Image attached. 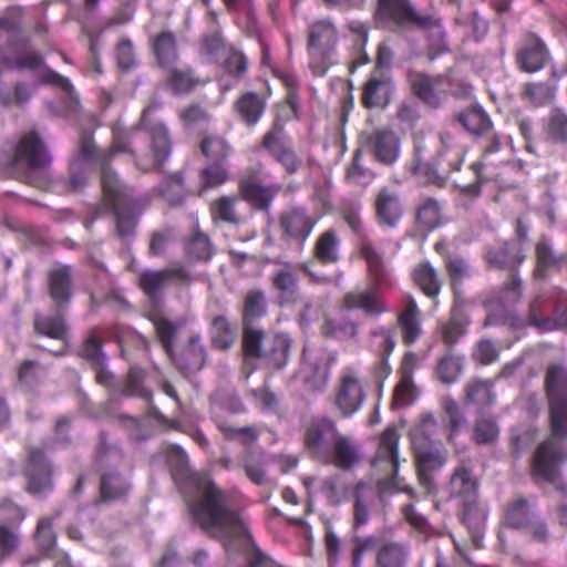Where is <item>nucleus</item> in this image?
<instances>
[{"instance_id":"7c9ffc66","label":"nucleus","mask_w":567,"mask_h":567,"mask_svg":"<svg viewBox=\"0 0 567 567\" xmlns=\"http://www.w3.org/2000/svg\"><path fill=\"white\" fill-rule=\"evenodd\" d=\"M175 365L184 373L200 371L206 363L207 352L198 334L192 336L178 354L169 355Z\"/></svg>"},{"instance_id":"7ed1b4c3","label":"nucleus","mask_w":567,"mask_h":567,"mask_svg":"<svg viewBox=\"0 0 567 567\" xmlns=\"http://www.w3.org/2000/svg\"><path fill=\"white\" fill-rule=\"evenodd\" d=\"M267 312V300L261 289L249 290L244 299L243 347L248 359L256 358L274 370L281 369L288 361L290 339L286 334L266 336L251 322L264 317Z\"/></svg>"},{"instance_id":"423d86ee","label":"nucleus","mask_w":567,"mask_h":567,"mask_svg":"<svg viewBox=\"0 0 567 567\" xmlns=\"http://www.w3.org/2000/svg\"><path fill=\"white\" fill-rule=\"evenodd\" d=\"M307 50L310 68L315 75L322 76L336 63L334 54L339 42V30L330 19L311 22L307 28Z\"/></svg>"},{"instance_id":"cd10ccee","label":"nucleus","mask_w":567,"mask_h":567,"mask_svg":"<svg viewBox=\"0 0 567 567\" xmlns=\"http://www.w3.org/2000/svg\"><path fill=\"white\" fill-rule=\"evenodd\" d=\"M466 367V358L455 349H446L441 353L433 369V377L443 385L455 384L462 378Z\"/></svg>"},{"instance_id":"13d9d810","label":"nucleus","mask_w":567,"mask_h":567,"mask_svg":"<svg viewBox=\"0 0 567 567\" xmlns=\"http://www.w3.org/2000/svg\"><path fill=\"white\" fill-rule=\"evenodd\" d=\"M230 47L225 43L218 30L207 32L203 35L199 52L208 62H217L226 55Z\"/></svg>"},{"instance_id":"c756f323","label":"nucleus","mask_w":567,"mask_h":567,"mask_svg":"<svg viewBox=\"0 0 567 567\" xmlns=\"http://www.w3.org/2000/svg\"><path fill=\"white\" fill-rule=\"evenodd\" d=\"M548 58L544 42L534 33L524 37L517 52V62L522 70L533 73L544 68Z\"/></svg>"},{"instance_id":"338daca9","label":"nucleus","mask_w":567,"mask_h":567,"mask_svg":"<svg viewBox=\"0 0 567 567\" xmlns=\"http://www.w3.org/2000/svg\"><path fill=\"white\" fill-rule=\"evenodd\" d=\"M523 97L532 105L538 107L549 104L555 97V87L547 83H527Z\"/></svg>"},{"instance_id":"6e6d98bb","label":"nucleus","mask_w":567,"mask_h":567,"mask_svg":"<svg viewBox=\"0 0 567 567\" xmlns=\"http://www.w3.org/2000/svg\"><path fill=\"white\" fill-rule=\"evenodd\" d=\"M87 181L86 164L79 158H74L70 162L68 175L60 178V184L63 190L74 193L82 190Z\"/></svg>"},{"instance_id":"8fccbe9b","label":"nucleus","mask_w":567,"mask_h":567,"mask_svg":"<svg viewBox=\"0 0 567 567\" xmlns=\"http://www.w3.org/2000/svg\"><path fill=\"white\" fill-rule=\"evenodd\" d=\"M458 122L474 135H484L492 128V122L482 107L466 109L458 114Z\"/></svg>"},{"instance_id":"09e8293b","label":"nucleus","mask_w":567,"mask_h":567,"mask_svg":"<svg viewBox=\"0 0 567 567\" xmlns=\"http://www.w3.org/2000/svg\"><path fill=\"white\" fill-rule=\"evenodd\" d=\"M236 328L224 315L215 317L210 324L212 344L219 350H228L235 342Z\"/></svg>"},{"instance_id":"2f4dec72","label":"nucleus","mask_w":567,"mask_h":567,"mask_svg":"<svg viewBox=\"0 0 567 567\" xmlns=\"http://www.w3.org/2000/svg\"><path fill=\"white\" fill-rule=\"evenodd\" d=\"M9 48L16 49L17 54L3 53L1 62L10 70H37L44 64V58L30 48L29 39L10 42Z\"/></svg>"},{"instance_id":"37998d69","label":"nucleus","mask_w":567,"mask_h":567,"mask_svg":"<svg viewBox=\"0 0 567 567\" xmlns=\"http://www.w3.org/2000/svg\"><path fill=\"white\" fill-rule=\"evenodd\" d=\"M358 328V323L350 318L333 317L324 319L321 327V332L327 338H331L338 341H348L357 337Z\"/></svg>"},{"instance_id":"a211bd4d","label":"nucleus","mask_w":567,"mask_h":567,"mask_svg":"<svg viewBox=\"0 0 567 567\" xmlns=\"http://www.w3.org/2000/svg\"><path fill=\"white\" fill-rule=\"evenodd\" d=\"M262 146L284 167L288 175L296 174L301 167L302 161L290 145L287 144L285 127L281 122H274L262 138Z\"/></svg>"},{"instance_id":"864d4df0","label":"nucleus","mask_w":567,"mask_h":567,"mask_svg":"<svg viewBox=\"0 0 567 567\" xmlns=\"http://www.w3.org/2000/svg\"><path fill=\"white\" fill-rule=\"evenodd\" d=\"M546 140L556 144L567 143V114L561 110H553L544 121Z\"/></svg>"},{"instance_id":"ea45409f","label":"nucleus","mask_w":567,"mask_h":567,"mask_svg":"<svg viewBox=\"0 0 567 567\" xmlns=\"http://www.w3.org/2000/svg\"><path fill=\"white\" fill-rule=\"evenodd\" d=\"M340 239L334 229H328L316 240L313 255L323 265L336 264L340 259Z\"/></svg>"},{"instance_id":"0eeeda50","label":"nucleus","mask_w":567,"mask_h":567,"mask_svg":"<svg viewBox=\"0 0 567 567\" xmlns=\"http://www.w3.org/2000/svg\"><path fill=\"white\" fill-rule=\"evenodd\" d=\"M548 420L554 439H567V368L550 364L545 374Z\"/></svg>"},{"instance_id":"f704fd0d","label":"nucleus","mask_w":567,"mask_h":567,"mask_svg":"<svg viewBox=\"0 0 567 567\" xmlns=\"http://www.w3.org/2000/svg\"><path fill=\"white\" fill-rule=\"evenodd\" d=\"M152 50L161 69H172L179 59L177 39L169 30L161 31L151 39Z\"/></svg>"},{"instance_id":"6ab92c4d","label":"nucleus","mask_w":567,"mask_h":567,"mask_svg":"<svg viewBox=\"0 0 567 567\" xmlns=\"http://www.w3.org/2000/svg\"><path fill=\"white\" fill-rule=\"evenodd\" d=\"M399 440L398 430L394 426L386 427L380 435L379 446L372 461L373 468L391 483H394L399 471Z\"/></svg>"},{"instance_id":"3c124183","label":"nucleus","mask_w":567,"mask_h":567,"mask_svg":"<svg viewBox=\"0 0 567 567\" xmlns=\"http://www.w3.org/2000/svg\"><path fill=\"white\" fill-rule=\"evenodd\" d=\"M374 493L363 484H358L354 495L352 530H359L361 526L369 523V507L373 501Z\"/></svg>"},{"instance_id":"680f3d73","label":"nucleus","mask_w":567,"mask_h":567,"mask_svg":"<svg viewBox=\"0 0 567 567\" xmlns=\"http://www.w3.org/2000/svg\"><path fill=\"white\" fill-rule=\"evenodd\" d=\"M534 519L533 511L525 498L511 503L506 511V522L513 528H525Z\"/></svg>"},{"instance_id":"603ef678","label":"nucleus","mask_w":567,"mask_h":567,"mask_svg":"<svg viewBox=\"0 0 567 567\" xmlns=\"http://www.w3.org/2000/svg\"><path fill=\"white\" fill-rule=\"evenodd\" d=\"M442 207L434 198H425L416 208L415 220L420 228L433 230L442 223Z\"/></svg>"},{"instance_id":"4d7b16f0","label":"nucleus","mask_w":567,"mask_h":567,"mask_svg":"<svg viewBox=\"0 0 567 567\" xmlns=\"http://www.w3.org/2000/svg\"><path fill=\"white\" fill-rule=\"evenodd\" d=\"M228 169L224 164L212 163L199 171V195L206 190L217 188L228 181Z\"/></svg>"},{"instance_id":"c9c22d12","label":"nucleus","mask_w":567,"mask_h":567,"mask_svg":"<svg viewBox=\"0 0 567 567\" xmlns=\"http://www.w3.org/2000/svg\"><path fill=\"white\" fill-rule=\"evenodd\" d=\"M421 311L412 296L403 298L402 310L398 315V326L402 330L404 343H414L422 333Z\"/></svg>"},{"instance_id":"774afa93","label":"nucleus","mask_w":567,"mask_h":567,"mask_svg":"<svg viewBox=\"0 0 567 567\" xmlns=\"http://www.w3.org/2000/svg\"><path fill=\"white\" fill-rule=\"evenodd\" d=\"M499 434L498 425L494 417H478L473 427V440L477 444H492Z\"/></svg>"},{"instance_id":"c03bdc74","label":"nucleus","mask_w":567,"mask_h":567,"mask_svg":"<svg viewBox=\"0 0 567 567\" xmlns=\"http://www.w3.org/2000/svg\"><path fill=\"white\" fill-rule=\"evenodd\" d=\"M236 111L240 118L248 125H255L261 117L266 102L255 92L243 94L236 102Z\"/></svg>"},{"instance_id":"f8f14e48","label":"nucleus","mask_w":567,"mask_h":567,"mask_svg":"<svg viewBox=\"0 0 567 567\" xmlns=\"http://www.w3.org/2000/svg\"><path fill=\"white\" fill-rule=\"evenodd\" d=\"M339 434L333 419L327 415L313 416L303 431L305 450L313 460L321 462Z\"/></svg>"},{"instance_id":"69168bd1","label":"nucleus","mask_w":567,"mask_h":567,"mask_svg":"<svg viewBox=\"0 0 567 567\" xmlns=\"http://www.w3.org/2000/svg\"><path fill=\"white\" fill-rule=\"evenodd\" d=\"M464 161V153L461 148H445L441 151L435 161V174L440 173L447 176L461 168Z\"/></svg>"},{"instance_id":"dca6fc26","label":"nucleus","mask_w":567,"mask_h":567,"mask_svg":"<svg viewBox=\"0 0 567 567\" xmlns=\"http://www.w3.org/2000/svg\"><path fill=\"white\" fill-rule=\"evenodd\" d=\"M408 80L413 93L433 109H437L442 104L440 93L455 94L450 72L432 78L426 73L411 70L408 73Z\"/></svg>"},{"instance_id":"a878e982","label":"nucleus","mask_w":567,"mask_h":567,"mask_svg":"<svg viewBox=\"0 0 567 567\" xmlns=\"http://www.w3.org/2000/svg\"><path fill=\"white\" fill-rule=\"evenodd\" d=\"M374 210L379 225L396 228L404 214L399 192L386 186L380 188L375 195Z\"/></svg>"},{"instance_id":"20e7f679","label":"nucleus","mask_w":567,"mask_h":567,"mask_svg":"<svg viewBox=\"0 0 567 567\" xmlns=\"http://www.w3.org/2000/svg\"><path fill=\"white\" fill-rule=\"evenodd\" d=\"M361 255L368 264L372 282L365 289H355L344 293L342 306L349 311L361 310L369 317H378L389 311L382 287L391 286V277L371 240L363 241Z\"/></svg>"},{"instance_id":"4468645a","label":"nucleus","mask_w":567,"mask_h":567,"mask_svg":"<svg viewBox=\"0 0 567 567\" xmlns=\"http://www.w3.org/2000/svg\"><path fill=\"white\" fill-rule=\"evenodd\" d=\"M27 491L38 498H45L54 489L52 466L41 447H31L24 465Z\"/></svg>"},{"instance_id":"5fc2aeb1","label":"nucleus","mask_w":567,"mask_h":567,"mask_svg":"<svg viewBox=\"0 0 567 567\" xmlns=\"http://www.w3.org/2000/svg\"><path fill=\"white\" fill-rule=\"evenodd\" d=\"M200 150L203 154L212 161V163L220 164H224L233 152V147L227 140L219 135H209L204 137L200 144Z\"/></svg>"},{"instance_id":"aec40b11","label":"nucleus","mask_w":567,"mask_h":567,"mask_svg":"<svg viewBox=\"0 0 567 567\" xmlns=\"http://www.w3.org/2000/svg\"><path fill=\"white\" fill-rule=\"evenodd\" d=\"M270 285L279 306L286 307L298 302L300 297L299 277L291 262H278V267L270 276Z\"/></svg>"},{"instance_id":"49530a36","label":"nucleus","mask_w":567,"mask_h":567,"mask_svg":"<svg viewBox=\"0 0 567 567\" xmlns=\"http://www.w3.org/2000/svg\"><path fill=\"white\" fill-rule=\"evenodd\" d=\"M415 285L424 295L435 298L441 290V281L437 271L429 261L420 262L412 272Z\"/></svg>"},{"instance_id":"9b49d317","label":"nucleus","mask_w":567,"mask_h":567,"mask_svg":"<svg viewBox=\"0 0 567 567\" xmlns=\"http://www.w3.org/2000/svg\"><path fill=\"white\" fill-rule=\"evenodd\" d=\"M377 18L391 21L401 29L415 27L431 30L441 27L439 19L420 13L409 0H378Z\"/></svg>"},{"instance_id":"f03ea898","label":"nucleus","mask_w":567,"mask_h":567,"mask_svg":"<svg viewBox=\"0 0 567 567\" xmlns=\"http://www.w3.org/2000/svg\"><path fill=\"white\" fill-rule=\"evenodd\" d=\"M193 483L197 496L189 504L193 519L210 536L228 546L233 540L249 538L248 527L233 507L228 494L206 475L196 474Z\"/></svg>"},{"instance_id":"473e14b6","label":"nucleus","mask_w":567,"mask_h":567,"mask_svg":"<svg viewBox=\"0 0 567 567\" xmlns=\"http://www.w3.org/2000/svg\"><path fill=\"white\" fill-rule=\"evenodd\" d=\"M417 363V357L413 352H409L403 357L401 367H400V381L396 384L394 392L392 404L395 406H405L411 403L416 398V388L413 383V370Z\"/></svg>"},{"instance_id":"412c9836","label":"nucleus","mask_w":567,"mask_h":567,"mask_svg":"<svg viewBox=\"0 0 567 567\" xmlns=\"http://www.w3.org/2000/svg\"><path fill=\"white\" fill-rule=\"evenodd\" d=\"M361 460L362 452L359 443L351 435L340 432L320 463L333 465L342 471H350L354 468Z\"/></svg>"},{"instance_id":"f257e3e1","label":"nucleus","mask_w":567,"mask_h":567,"mask_svg":"<svg viewBox=\"0 0 567 567\" xmlns=\"http://www.w3.org/2000/svg\"><path fill=\"white\" fill-rule=\"evenodd\" d=\"M163 107L159 100L153 99L143 110L138 123L131 128H113L112 144L107 150L97 151L91 135H83L79 146V159L83 163L95 162L101 169L102 186L106 204L115 216L116 235L123 239L134 237L140 215L151 206L150 194L135 196L133 189L123 185L117 174L111 168L110 162L115 154H128L136 167L142 168L141 155L144 138L141 131L147 134L148 151L155 165H162L171 155L172 141L166 124L157 113Z\"/></svg>"},{"instance_id":"39448f33","label":"nucleus","mask_w":567,"mask_h":567,"mask_svg":"<svg viewBox=\"0 0 567 567\" xmlns=\"http://www.w3.org/2000/svg\"><path fill=\"white\" fill-rule=\"evenodd\" d=\"M436 427L432 415L422 417L420 425L412 432V446L415 455L420 482L430 484L431 474L443 467L446 453L443 445L431 437Z\"/></svg>"},{"instance_id":"4c0bfd02","label":"nucleus","mask_w":567,"mask_h":567,"mask_svg":"<svg viewBox=\"0 0 567 567\" xmlns=\"http://www.w3.org/2000/svg\"><path fill=\"white\" fill-rule=\"evenodd\" d=\"M33 328L39 336L64 342L68 339L69 327L60 313L45 315L37 312L33 318Z\"/></svg>"},{"instance_id":"a18cd8bd","label":"nucleus","mask_w":567,"mask_h":567,"mask_svg":"<svg viewBox=\"0 0 567 567\" xmlns=\"http://www.w3.org/2000/svg\"><path fill=\"white\" fill-rule=\"evenodd\" d=\"M555 301L553 316L544 317L539 331H551L567 327V291L555 288L551 292Z\"/></svg>"},{"instance_id":"1a4fd4ad","label":"nucleus","mask_w":567,"mask_h":567,"mask_svg":"<svg viewBox=\"0 0 567 567\" xmlns=\"http://www.w3.org/2000/svg\"><path fill=\"white\" fill-rule=\"evenodd\" d=\"M450 498H456L463 507L462 520L468 526L476 525L483 513L478 507V481L471 468L457 466L445 487Z\"/></svg>"},{"instance_id":"052dcab7","label":"nucleus","mask_w":567,"mask_h":567,"mask_svg":"<svg viewBox=\"0 0 567 567\" xmlns=\"http://www.w3.org/2000/svg\"><path fill=\"white\" fill-rule=\"evenodd\" d=\"M237 198L235 196H221L210 204V214L215 221L238 224L240 218L235 209Z\"/></svg>"},{"instance_id":"6e6552de","label":"nucleus","mask_w":567,"mask_h":567,"mask_svg":"<svg viewBox=\"0 0 567 567\" xmlns=\"http://www.w3.org/2000/svg\"><path fill=\"white\" fill-rule=\"evenodd\" d=\"M368 398L360 371L352 365L344 367L333 389V405L340 417L349 419L358 413Z\"/></svg>"},{"instance_id":"de8ad7c7","label":"nucleus","mask_w":567,"mask_h":567,"mask_svg":"<svg viewBox=\"0 0 567 567\" xmlns=\"http://www.w3.org/2000/svg\"><path fill=\"white\" fill-rule=\"evenodd\" d=\"M151 321L155 328L158 340L168 355L173 354L174 341L177 331L184 326L183 320L172 321L162 315H153Z\"/></svg>"},{"instance_id":"2eb2a0df","label":"nucleus","mask_w":567,"mask_h":567,"mask_svg":"<svg viewBox=\"0 0 567 567\" xmlns=\"http://www.w3.org/2000/svg\"><path fill=\"white\" fill-rule=\"evenodd\" d=\"M522 296V280L517 272H513L503 288L484 301L489 315L484 320L483 327L506 323L509 316L508 308L519 302Z\"/></svg>"},{"instance_id":"79ce46f5","label":"nucleus","mask_w":567,"mask_h":567,"mask_svg":"<svg viewBox=\"0 0 567 567\" xmlns=\"http://www.w3.org/2000/svg\"><path fill=\"white\" fill-rule=\"evenodd\" d=\"M493 382L473 378L464 385L465 403L477 406H487L494 403Z\"/></svg>"},{"instance_id":"393cba45","label":"nucleus","mask_w":567,"mask_h":567,"mask_svg":"<svg viewBox=\"0 0 567 567\" xmlns=\"http://www.w3.org/2000/svg\"><path fill=\"white\" fill-rule=\"evenodd\" d=\"M278 184L264 185L258 177L244 175L238 182V190L244 200L254 208L268 212L274 198L280 192Z\"/></svg>"},{"instance_id":"bb28decb","label":"nucleus","mask_w":567,"mask_h":567,"mask_svg":"<svg viewBox=\"0 0 567 567\" xmlns=\"http://www.w3.org/2000/svg\"><path fill=\"white\" fill-rule=\"evenodd\" d=\"M567 268V254H557L548 236L543 235L535 244L536 278H546L550 271H560Z\"/></svg>"},{"instance_id":"72a5a7b5","label":"nucleus","mask_w":567,"mask_h":567,"mask_svg":"<svg viewBox=\"0 0 567 567\" xmlns=\"http://www.w3.org/2000/svg\"><path fill=\"white\" fill-rule=\"evenodd\" d=\"M48 287L51 299L58 307L66 306L73 296L72 268L59 266L48 272Z\"/></svg>"},{"instance_id":"e433bc0d","label":"nucleus","mask_w":567,"mask_h":567,"mask_svg":"<svg viewBox=\"0 0 567 567\" xmlns=\"http://www.w3.org/2000/svg\"><path fill=\"white\" fill-rule=\"evenodd\" d=\"M468 317L458 308H453L451 316L437 324V333L446 346V349H454V346L467 333L470 326Z\"/></svg>"},{"instance_id":"f3484780","label":"nucleus","mask_w":567,"mask_h":567,"mask_svg":"<svg viewBox=\"0 0 567 567\" xmlns=\"http://www.w3.org/2000/svg\"><path fill=\"white\" fill-rule=\"evenodd\" d=\"M137 280L145 295L151 299H157L168 285L189 282L192 276L183 265L173 264L161 270H141Z\"/></svg>"},{"instance_id":"a19ab883","label":"nucleus","mask_w":567,"mask_h":567,"mask_svg":"<svg viewBox=\"0 0 567 567\" xmlns=\"http://www.w3.org/2000/svg\"><path fill=\"white\" fill-rule=\"evenodd\" d=\"M100 489L104 499L121 501L128 495L131 483L116 470H110L102 475Z\"/></svg>"},{"instance_id":"5701e85b","label":"nucleus","mask_w":567,"mask_h":567,"mask_svg":"<svg viewBox=\"0 0 567 567\" xmlns=\"http://www.w3.org/2000/svg\"><path fill=\"white\" fill-rule=\"evenodd\" d=\"M565 455L561 445L554 441L543 442L536 450L533 458L534 474L546 482L555 483L558 477V466Z\"/></svg>"},{"instance_id":"c85d7f7f","label":"nucleus","mask_w":567,"mask_h":567,"mask_svg":"<svg viewBox=\"0 0 567 567\" xmlns=\"http://www.w3.org/2000/svg\"><path fill=\"white\" fill-rule=\"evenodd\" d=\"M364 147L374 158L384 164L394 163L399 156V140L389 130H380L367 136Z\"/></svg>"},{"instance_id":"bf43d9fd","label":"nucleus","mask_w":567,"mask_h":567,"mask_svg":"<svg viewBox=\"0 0 567 567\" xmlns=\"http://www.w3.org/2000/svg\"><path fill=\"white\" fill-rule=\"evenodd\" d=\"M159 196L171 205H178L185 197V185L181 173L164 178L158 186Z\"/></svg>"},{"instance_id":"0e129e2a","label":"nucleus","mask_w":567,"mask_h":567,"mask_svg":"<svg viewBox=\"0 0 567 567\" xmlns=\"http://www.w3.org/2000/svg\"><path fill=\"white\" fill-rule=\"evenodd\" d=\"M377 537L373 535L362 536L359 530L351 532V567H362L363 555L377 546Z\"/></svg>"},{"instance_id":"ddd939ff","label":"nucleus","mask_w":567,"mask_h":567,"mask_svg":"<svg viewBox=\"0 0 567 567\" xmlns=\"http://www.w3.org/2000/svg\"><path fill=\"white\" fill-rule=\"evenodd\" d=\"M319 219V215L310 212L306 207H290L284 210L279 216L278 224L281 238L303 247Z\"/></svg>"},{"instance_id":"4be33fe9","label":"nucleus","mask_w":567,"mask_h":567,"mask_svg":"<svg viewBox=\"0 0 567 567\" xmlns=\"http://www.w3.org/2000/svg\"><path fill=\"white\" fill-rule=\"evenodd\" d=\"M392 92L391 73L373 69L362 86L361 102L367 109L384 107L390 102Z\"/></svg>"},{"instance_id":"b1692460","label":"nucleus","mask_w":567,"mask_h":567,"mask_svg":"<svg viewBox=\"0 0 567 567\" xmlns=\"http://www.w3.org/2000/svg\"><path fill=\"white\" fill-rule=\"evenodd\" d=\"M525 258L523 244L515 240L501 241L485 250V260L489 267L509 270L511 274L516 272Z\"/></svg>"},{"instance_id":"58836bf2","label":"nucleus","mask_w":567,"mask_h":567,"mask_svg":"<svg viewBox=\"0 0 567 567\" xmlns=\"http://www.w3.org/2000/svg\"><path fill=\"white\" fill-rule=\"evenodd\" d=\"M409 558L406 546L399 542H383L375 555V567H405Z\"/></svg>"},{"instance_id":"9d476101","label":"nucleus","mask_w":567,"mask_h":567,"mask_svg":"<svg viewBox=\"0 0 567 567\" xmlns=\"http://www.w3.org/2000/svg\"><path fill=\"white\" fill-rule=\"evenodd\" d=\"M51 162L47 145L34 131L23 134L16 145L13 155L2 159V164L13 172L23 173L44 171Z\"/></svg>"},{"instance_id":"e2e57ef3","label":"nucleus","mask_w":567,"mask_h":567,"mask_svg":"<svg viewBox=\"0 0 567 567\" xmlns=\"http://www.w3.org/2000/svg\"><path fill=\"white\" fill-rule=\"evenodd\" d=\"M186 255L189 259L207 261L213 256V245L209 237L197 230L186 244Z\"/></svg>"}]
</instances>
